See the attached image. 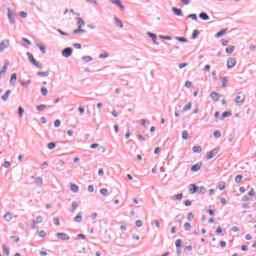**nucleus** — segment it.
Masks as SVG:
<instances>
[{
    "label": "nucleus",
    "instance_id": "obj_8",
    "mask_svg": "<svg viewBox=\"0 0 256 256\" xmlns=\"http://www.w3.org/2000/svg\"><path fill=\"white\" fill-rule=\"evenodd\" d=\"M9 45H10L9 40H3L0 43V52L3 53V51H5V49L9 47Z\"/></svg>",
    "mask_w": 256,
    "mask_h": 256
},
{
    "label": "nucleus",
    "instance_id": "obj_52",
    "mask_svg": "<svg viewBox=\"0 0 256 256\" xmlns=\"http://www.w3.org/2000/svg\"><path fill=\"white\" fill-rule=\"evenodd\" d=\"M79 33H85V30H83V28H78L74 30V34L77 35Z\"/></svg>",
    "mask_w": 256,
    "mask_h": 256
},
{
    "label": "nucleus",
    "instance_id": "obj_15",
    "mask_svg": "<svg viewBox=\"0 0 256 256\" xmlns=\"http://www.w3.org/2000/svg\"><path fill=\"white\" fill-rule=\"evenodd\" d=\"M200 19H202V21H209L210 17L209 14H207L206 12H201L199 14Z\"/></svg>",
    "mask_w": 256,
    "mask_h": 256
},
{
    "label": "nucleus",
    "instance_id": "obj_5",
    "mask_svg": "<svg viewBox=\"0 0 256 256\" xmlns=\"http://www.w3.org/2000/svg\"><path fill=\"white\" fill-rule=\"evenodd\" d=\"M8 21H9L10 25H14V23H15V13H13V11H11V8H8Z\"/></svg>",
    "mask_w": 256,
    "mask_h": 256
},
{
    "label": "nucleus",
    "instance_id": "obj_46",
    "mask_svg": "<svg viewBox=\"0 0 256 256\" xmlns=\"http://www.w3.org/2000/svg\"><path fill=\"white\" fill-rule=\"evenodd\" d=\"M57 147V144L55 143V142H50L49 144H48V149H55Z\"/></svg>",
    "mask_w": 256,
    "mask_h": 256
},
{
    "label": "nucleus",
    "instance_id": "obj_1",
    "mask_svg": "<svg viewBox=\"0 0 256 256\" xmlns=\"http://www.w3.org/2000/svg\"><path fill=\"white\" fill-rule=\"evenodd\" d=\"M27 56H28L30 63H32V65H34L38 69H41L43 67V65H41V63H39V62H37V60H35V58L33 57V54H31L30 52H27Z\"/></svg>",
    "mask_w": 256,
    "mask_h": 256
},
{
    "label": "nucleus",
    "instance_id": "obj_47",
    "mask_svg": "<svg viewBox=\"0 0 256 256\" xmlns=\"http://www.w3.org/2000/svg\"><path fill=\"white\" fill-rule=\"evenodd\" d=\"M243 180V175H237L235 177V183H240Z\"/></svg>",
    "mask_w": 256,
    "mask_h": 256
},
{
    "label": "nucleus",
    "instance_id": "obj_54",
    "mask_svg": "<svg viewBox=\"0 0 256 256\" xmlns=\"http://www.w3.org/2000/svg\"><path fill=\"white\" fill-rule=\"evenodd\" d=\"M20 84L22 87H27V85H31V80H27L26 82L21 81Z\"/></svg>",
    "mask_w": 256,
    "mask_h": 256
},
{
    "label": "nucleus",
    "instance_id": "obj_40",
    "mask_svg": "<svg viewBox=\"0 0 256 256\" xmlns=\"http://www.w3.org/2000/svg\"><path fill=\"white\" fill-rule=\"evenodd\" d=\"M221 81H222V87L223 88L227 87V81H228L227 77H222Z\"/></svg>",
    "mask_w": 256,
    "mask_h": 256
},
{
    "label": "nucleus",
    "instance_id": "obj_17",
    "mask_svg": "<svg viewBox=\"0 0 256 256\" xmlns=\"http://www.w3.org/2000/svg\"><path fill=\"white\" fill-rule=\"evenodd\" d=\"M8 67H9V63L6 62V63L4 64V66H3V68H2V71H0V79H1V77H3V75H5V73H7Z\"/></svg>",
    "mask_w": 256,
    "mask_h": 256
},
{
    "label": "nucleus",
    "instance_id": "obj_9",
    "mask_svg": "<svg viewBox=\"0 0 256 256\" xmlns=\"http://www.w3.org/2000/svg\"><path fill=\"white\" fill-rule=\"evenodd\" d=\"M219 153V148L213 149L211 152H209L206 156V159L211 160L213 157H215Z\"/></svg>",
    "mask_w": 256,
    "mask_h": 256
},
{
    "label": "nucleus",
    "instance_id": "obj_27",
    "mask_svg": "<svg viewBox=\"0 0 256 256\" xmlns=\"http://www.w3.org/2000/svg\"><path fill=\"white\" fill-rule=\"evenodd\" d=\"M192 151L193 153H201L203 149L201 148V146H193Z\"/></svg>",
    "mask_w": 256,
    "mask_h": 256
},
{
    "label": "nucleus",
    "instance_id": "obj_19",
    "mask_svg": "<svg viewBox=\"0 0 256 256\" xmlns=\"http://www.w3.org/2000/svg\"><path fill=\"white\" fill-rule=\"evenodd\" d=\"M70 191H72V193H79V186L76 184H70Z\"/></svg>",
    "mask_w": 256,
    "mask_h": 256
},
{
    "label": "nucleus",
    "instance_id": "obj_37",
    "mask_svg": "<svg viewBox=\"0 0 256 256\" xmlns=\"http://www.w3.org/2000/svg\"><path fill=\"white\" fill-rule=\"evenodd\" d=\"M100 193L103 195V197H107L109 190H107V188H102L100 190Z\"/></svg>",
    "mask_w": 256,
    "mask_h": 256
},
{
    "label": "nucleus",
    "instance_id": "obj_31",
    "mask_svg": "<svg viewBox=\"0 0 256 256\" xmlns=\"http://www.w3.org/2000/svg\"><path fill=\"white\" fill-rule=\"evenodd\" d=\"M231 115H233V113H231L230 111L223 112L221 119L223 120L227 117H231Z\"/></svg>",
    "mask_w": 256,
    "mask_h": 256
},
{
    "label": "nucleus",
    "instance_id": "obj_32",
    "mask_svg": "<svg viewBox=\"0 0 256 256\" xmlns=\"http://www.w3.org/2000/svg\"><path fill=\"white\" fill-rule=\"evenodd\" d=\"M37 111H45V109H47V105L45 104H41L36 106Z\"/></svg>",
    "mask_w": 256,
    "mask_h": 256
},
{
    "label": "nucleus",
    "instance_id": "obj_6",
    "mask_svg": "<svg viewBox=\"0 0 256 256\" xmlns=\"http://www.w3.org/2000/svg\"><path fill=\"white\" fill-rule=\"evenodd\" d=\"M235 65H237V59H235V58H228V60H227V68L228 69H233V67H235Z\"/></svg>",
    "mask_w": 256,
    "mask_h": 256
},
{
    "label": "nucleus",
    "instance_id": "obj_10",
    "mask_svg": "<svg viewBox=\"0 0 256 256\" xmlns=\"http://www.w3.org/2000/svg\"><path fill=\"white\" fill-rule=\"evenodd\" d=\"M201 167H203V163L202 162H198L195 165H193L191 167V171H193L194 173H197V171L201 170Z\"/></svg>",
    "mask_w": 256,
    "mask_h": 256
},
{
    "label": "nucleus",
    "instance_id": "obj_48",
    "mask_svg": "<svg viewBox=\"0 0 256 256\" xmlns=\"http://www.w3.org/2000/svg\"><path fill=\"white\" fill-rule=\"evenodd\" d=\"M214 137H215V139H220V138H221V131L216 130V131L214 132Z\"/></svg>",
    "mask_w": 256,
    "mask_h": 256
},
{
    "label": "nucleus",
    "instance_id": "obj_30",
    "mask_svg": "<svg viewBox=\"0 0 256 256\" xmlns=\"http://www.w3.org/2000/svg\"><path fill=\"white\" fill-rule=\"evenodd\" d=\"M36 47H38V49H40L41 53H43V54L47 53V49L45 48V46H43L41 44H36Z\"/></svg>",
    "mask_w": 256,
    "mask_h": 256
},
{
    "label": "nucleus",
    "instance_id": "obj_39",
    "mask_svg": "<svg viewBox=\"0 0 256 256\" xmlns=\"http://www.w3.org/2000/svg\"><path fill=\"white\" fill-rule=\"evenodd\" d=\"M176 40L179 41L180 43H187V38H185V37L177 36Z\"/></svg>",
    "mask_w": 256,
    "mask_h": 256
},
{
    "label": "nucleus",
    "instance_id": "obj_12",
    "mask_svg": "<svg viewBox=\"0 0 256 256\" xmlns=\"http://www.w3.org/2000/svg\"><path fill=\"white\" fill-rule=\"evenodd\" d=\"M172 11L174 14L177 15V17H183V10H181L177 7H172Z\"/></svg>",
    "mask_w": 256,
    "mask_h": 256
},
{
    "label": "nucleus",
    "instance_id": "obj_33",
    "mask_svg": "<svg viewBox=\"0 0 256 256\" xmlns=\"http://www.w3.org/2000/svg\"><path fill=\"white\" fill-rule=\"evenodd\" d=\"M24 113H25V109H23V107L20 106L18 108V115H19L20 119L23 118Z\"/></svg>",
    "mask_w": 256,
    "mask_h": 256
},
{
    "label": "nucleus",
    "instance_id": "obj_43",
    "mask_svg": "<svg viewBox=\"0 0 256 256\" xmlns=\"http://www.w3.org/2000/svg\"><path fill=\"white\" fill-rule=\"evenodd\" d=\"M22 41L24 44V47H28V45H31V41L27 38H22Z\"/></svg>",
    "mask_w": 256,
    "mask_h": 256
},
{
    "label": "nucleus",
    "instance_id": "obj_22",
    "mask_svg": "<svg viewBox=\"0 0 256 256\" xmlns=\"http://www.w3.org/2000/svg\"><path fill=\"white\" fill-rule=\"evenodd\" d=\"M190 186L192 187L190 188L191 195H194V193H197V191H199V187H197V185L191 184Z\"/></svg>",
    "mask_w": 256,
    "mask_h": 256
},
{
    "label": "nucleus",
    "instance_id": "obj_38",
    "mask_svg": "<svg viewBox=\"0 0 256 256\" xmlns=\"http://www.w3.org/2000/svg\"><path fill=\"white\" fill-rule=\"evenodd\" d=\"M38 77H49V72H37Z\"/></svg>",
    "mask_w": 256,
    "mask_h": 256
},
{
    "label": "nucleus",
    "instance_id": "obj_55",
    "mask_svg": "<svg viewBox=\"0 0 256 256\" xmlns=\"http://www.w3.org/2000/svg\"><path fill=\"white\" fill-rule=\"evenodd\" d=\"M39 237H47V232L44 231V230H41L39 233H38Z\"/></svg>",
    "mask_w": 256,
    "mask_h": 256
},
{
    "label": "nucleus",
    "instance_id": "obj_23",
    "mask_svg": "<svg viewBox=\"0 0 256 256\" xmlns=\"http://www.w3.org/2000/svg\"><path fill=\"white\" fill-rule=\"evenodd\" d=\"M2 251L5 256H9L10 251H9V247H7V245H5V244L2 245Z\"/></svg>",
    "mask_w": 256,
    "mask_h": 256
},
{
    "label": "nucleus",
    "instance_id": "obj_29",
    "mask_svg": "<svg viewBox=\"0 0 256 256\" xmlns=\"http://www.w3.org/2000/svg\"><path fill=\"white\" fill-rule=\"evenodd\" d=\"M15 81H17V74L16 73L11 75V78H10L11 85H15Z\"/></svg>",
    "mask_w": 256,
    "mask_h": 256
},
{
    "label": "nucleus",
    "instance_id": "obj_35",
    "mask_svg": "<svg viewBox=\"0 0 256 256\" xmlns=\"http://www.w3.org/2000/svg\"><path fill=\"white\" fill-rule=\"evenodd\" d=\"M233 51H235V46H230V47L226 48V53H228V55H231V53H233Z\"/></svg>",
    "mask_w": 256,
    "mask_h": 256
},
{
    "label": "nucleus",
    "instance_id": "obj_18",
    "mask_svg": "<svg viewBox=\"0 0 256 256\" xmlns=\"http://www.w3.org/2000/svg\"><path fill=\"white\" fill-rule=\"evenodd\" d=\"M114 22L117 27H120V29H123V22L117 18V16L114 17Z\"/></svg>",
    "mask_w": 256,
    "mask_h": 256
},
{
    "label": "nucleus",
    "instance_id": "obj_64",
    "mask_svg": "<svg viewBox=\"0 0 256 256\" xmlns=\"http://www.w3.org/2000/svg\"><path fill=\"white\" fill-rule=\"evenodd\" d=\"M36 223H43V217L42 216H37Z\"/></svg>",
    "mask_w": 256,
    "mask_h": 256
},
{
    "label": "nucleus",
    "instance_id": "obj_60",
    "mask_svg": "<svg viewBox=\"0 0 256 256\" xmlns=\"http://www.w3.org/2000/svg\"><path fill=\"white\" fill-rule=\"evenodd\" d=\"M135 225H136V227H143V221L136 220Z\"/></svg>",
    "mask_w": 256,
    "mask_h": 256
},
{
    "label": "nucleus",
    "instance_id": "obj_50",
    "mask_svg": "<svg viewBox=\"0 0 256 256\" xmlns=\"http://www.w3.org/2000/svg\"><path fill=\"white\" fill-rule=\"evenodd\" d=\"M77 207H79V203L77 202H72V213H74L75 209H77Z\"/></svg>",
    "mask_w": 256,
    "mask_h": 256
},
{
    "label": "nucleus",
    "instance_id": "obj_44",
    "mask_svg": "<svg viewBox=\"0 0 256 256\" xmlns=\"http://www.w3.org/2000/svg\"><path fill=\"white\" fill-rule=\"evenodd\" d=\"M199 37V30H194L192 33V39H197Z\"/></svg>",
    "mask_w": 256,
    "mask_h": 256
},
{
    "label": "nucleus",
    "instance_id": "obj_11",
    "mask_svg": "<svg viewBox=\"0 0 256 256\" xmlns=\"http://www.w3.org/2000/svg\"><path fill=\"white\" fill-rule=\"evenodd\" d=\"M77 21V27L80 29H83V27H85V20H83V18L78 17L76 18Z\"/></svg>",
    "mask_w": 256,
    "mask_h": 256
},
{
    "label": "nucleus",
    "instance_id": "obj_4",
    "mask_svg": "<svg viewBox=\"0 0 256 256\" xmlns=\"http://www.w3.org/2000/svg\"><path fill=\"white\" fill-rule=\"evenodd\" d=\"M71 55H73V48L67 47L64 50H62V56L66 57V59L71 57Z\"/></svg>",
    "mask_w": 256,
    "mask_h": 256
},
{
    "label": "nucleus",
    "instance_id": "obj_25",
    "mask_svg": "<svg viewBox=\"0 0 256 256\" xmlns=\"http://www.w3.org/2000/svg\"><path fill=\"white\" fill-rule=\"evenodd\" d=\"M82 61H84V63H91V61H93V57H91V56H83L82 57Z\"/></svg>",
    "mask_w": 256,
    "mask_h": 256
},
{
    "label": "nucleus",
    "instance_id": "obj_41",
    "mask_svg": "<svg viewBox=\"0 0 256 256\" xmlns=\"http://www.w3.org/2000/svg\"><path fill=\"white\" fill-rule=\"evenodd\" d=\"M182 244H183V241L181 239H177L176 242H175L176 249H179Z\"/></svg>",
    "mask_w": 256,
    "mask_h": 256
},
{
    "label": "nucleus",
    "instance_id": "obj_59",
    "mask_svg": "<svg viewBox=\"0 0 256 256\" xmlns=\"http://www.w3.org/2000/svg\"><path fill=\"white\" fill-rule=\"evenodd\" d=\"M107 57H109L108 53H102L99 55V59H107Z\"/></svg>",
    "mask_w": 256,
    "mask_h": 256
},
{
    "label": "nucleus",
    "instance_id": "obj_51",
    "mask_svg": "<svg viewBox=\"0 0 256 256\" xmlns=\"http://www.w3.org/2000/svg\"><path fill=\"white\" fill-rule=\"evenodd\" d=\"M2 167H4L5 169H9L11 167V162L5 161Z\"/></svg>",
    "mask_w": 256,
    "mask_h": 256
},
{
    "label": "nucleus",
    "instance_id": "obj_63",
    "mask_svg": "<svg viewBox=\"0 0 256 256\" xmlns=\"http://www.w3.org/2000/svg\"><path fill=\"white\" fill-rule=\"evenodd\" d=\"M54 127H61V120H55Z\"/></svg>",
    "mask_w": 256,
    "mask_h": 256
},
{
    "label": "nucleus",
    "instance_id": "obj_58",
    "mask_svg": "<svg viewBox=\"0 0 256 256\" xmlns=\"http://www.w3.org/2000/svg\"><path fill=\"white\" fill-rule=\"evenodd\" d=\"M10 239H12L14 243H19V236H11Z\"/></svg>",
    "mask_w": 256,
    "mask_h": 256
},
{
    "label": "nucleus",
    "instance_id": "obj_21",
    "mask_svg": "<svg viewBox=\"0 0 256 256\" xmlns=\"http://www.w3.org/2000/svg\"><path fill=\"white\" fill-rule=\"evenodd\" d=\"M227 33V29H222L218 33L215 34L216 39H219V37H223Z\"/></svg>",
    "mask_w": 256,
    "mask_h": 256
},
{
    "label": "nucleus",
    "instance_id": "obj_7",
    "mask_svg": "<svg viewBox=\"0 0 256 256\" xmlns=\"http://www.w3.org/2000/svg\"><path fill=\"white\" fill-rule=\"evenodd\" d=\"M110 3H112L113 5H116L122 11H125V5H123V2H121V0H110Z\"/></svg>",
    "mask_w": 256,
    "mask_h": 256
},
{
    "label": "nucleus",
    "instance_id": "obj_2",
    "mask_svg": "<svg viewBox=\"0 0 256 256\" xmlns=\"http://www.w3.org/2000/svg\"><path fill=\"white\" fill-rule=\"evenodd\" d=\"M245 93L243 92H238L236 98H235V103H245Z\"/></svg>",
    "mask_w": 256,
    "mask_h": 256
},
{
    "label": "nucleus",
    "instance_id": "obj_26",
    "mask_svg": "<svg viewBox=\"0 0 256 256\" xmlns=\"http://www.w3.org/2000/svg\"><path fill=\"white\" fill-rule=\"evenodd\" d=\"M182 139L187 141L189 139V132L187 130L182 131Z\"/></svg>",
    "mask_w": 256,
    "mask_h": 256
},
{
    "label": "nucleus",
    "instance_id": "obj_56",
    "mask_svg": "<svg viewBox=\"0 0 256 256\" xmlns=\"http://www.w3.org/2000/svg\"><path fill=\"white\" fill-rule=\"evenodd\" d=\"M53 222H54V225H56V227H59L61 225V222L59 221V218H54Z\"/></svg>",
    "mask_w": 256,
    "mask_h": 256
},
{
    "label": "nucleus",
    "instance_id": "obj_36",
    "mask_svg": "<svg viewBox=\"0 0 256 256\" xmlns=\"http://www.w3.org/2000/svg\"><path fill=\"white\" fill-rule=\"evenodd\" d=\"M40 91H41L43 97H47V94L49 93V90H47V88L42 87Z\"/></svg>",
    "mask_w": 256,
    "mask_h": 256
},
{
    "label": "nucleus",
    "instance_id": "obj_57",
    "mask_svg": "<svg viewBox=\"0 0 256 256\" xmlns=\"http://www.w3.org/2000/svg\"><path fill=\"white\" fill-rule=\"evenodd\" d=\"M218 188L220 189V191H225V183H224V182H221V183L218 185Z\"/></svg>",
    "mask_w": 256,
    "mask_h": 256
},
{
    "label": "nucleus",
    "instance_id": "obj_20",
    "mask_svg": "<svg viewBox=\"0 0 256 256\" xmlns=\"http://www.w3.org/2000/svg\"><path fill=\"white\" fill-rule=\"evenodd\" d=\"M9 95H11V90H7L4 95H2L1 99L2 101H8Z\"/></svg>",
    "mask_w": 256,
    "mask_h": 256
},
{
    "label": "nucleus",
    "instance_id": "obj_53",
    "mask_svg": "<svg viewBox=\"0 0 256 256\" xmlns=\"http://www.w3.org/2000/svg\"><path fill=\"white\" fill-rule=\"evenodd\" d=\"M188 19H192L193 21H197V14H189Z\"/></svg>",
    "mask_w": 256,
    "mask_h": 256
},
{
    "label": "nucleus",
    "instance_id": "obj_28",
    "mask_svg": "<svg viewBox=\"0 0 256 256\" xmlns=\"http://www.w3.org/2000/svg\"><path fill=\"white\" fill-rule=\"evenodd\" d=\"M4 219H5V221H7L9 223V221H11L13 219V216L11 215V213L7 212L4 215Z\"/></svg>",
    "mask_w": 256,
    "mask_h": 256
},
{
    "label": "nucleus",
    "instance_id": "obj_24",
    "mask_svg": "<svg viewBox=\"0 0 256 256\" xmlns=\"http://www.w3.org/2000/svg\"><path fill=\"white\" fill-rule=\"evenodd\" d=\"M191 107H193V104H192L191 102H189L188 104H186V105L183 107L184 113H186V111H191Z\"/></svg>",
    "mask_w": 256,
    "mask_h": 256
},
{
    "label": "nucleus",
    "instance_id": "obj_49",
    "mask_svg": "<svg viewBox=\"0 0 256 256\" xmlns=\"http://www.w3.org/2000/svg\"><path fill=\"white\" fill-rule=\"evenodd\" d=\"M184 229H185V231H190V230H191V223L186 222V223L184 224Z\"/></svg>",
    "mask_w": 256,
    "mask_h": 256
},
{
    "label": "nucleus",
    "instance_id": "obj_61",
    "mask_svg": "<svg viewBox=\"0 0 256 256\" xmlns=\"http://www.w3.org/2000/svg\"><path fill=\"white\" fill-rule=\"evenodd\" d=\"M187 219H188V221H191L192 219H195V216L192 214V212L188 213Z\"/></svg>",
    "mask_w": 256,
    "mask_h": 256
},
{
    "label": "nucleus",
    "instance_id": "obj_14",
    "mask_svg": "<svg viewBox=\"0 0 256 256\" xmlns=\"http://www.w3.org/2000/svg\"><path fill=\"white\" fill-rule=\"evenodd\" d=\"M210 97L212 100H214L216 102L219 101V99L221 98V96H219V93H217L215 91L211 92Z\"/></svg>",
    "mask_w": 256,
    "mask_h": 256
},
{
    "label": "nucleus",
    "instance_id": "obj_16",
    "mask_svg": "<svg viewBox=\"0 0 256 256\" xmlns=\"http://www.w3.org/2000/svg\"><path fill=\"white\" fill-rule=\"evenodd\" d=\"M75 223H81L83 221V212H79L77 216L74 217Z\"/></svg>",
    "mask_w": 256,
    "mask_h": 256
},
{
    "label": "nucleus",
    "instance_id": "obj_45",
    "mask_svg": "<svg viewBox=\"0 0 256 256\" xmlns=\"http://www.w3.org/2000/svg\"><path fill=\"white\" fill-rule=\"evenodd\" d=\"M198 192L205 194V193H207V189L204 186H201V187H198Z\"/></svg>",
    "mask_w": 256,
    "mask_h": 256
},
{
    "label": "nucleus",
    "instance_id": "obj_42",
    "mask_svg": "<svg viewBox=\"0 0 256 256\" xmlns=\"http://www.w3.org/2000/svg\"><path fill=\"white\" fill-rule=\"evenodd\" d=\"M173 199L176 201H181V199H183V194H176L173 196Z\"/></svg>",
    "mask_w": 256,
    "mask_h": 256
},
{
    "label": "nucleus",
    "instance_id": "obj_34",
    "mask_svg": "<svg viewBox=\"0 0 256 256\" xmlns=\"http://www.w3.org/2000/svg\"><path fill=\"white\" fill-rule=\"evenodd\" d=\"M36 185H37V187H41V185H43V178L42 177H38L36 179Z\"/></svg>",
    "mask_w": 256,
    "mask_h": 256
},
{
    "label": "nucleus",
    "instance_id": "obj_62",
    "mask_svg": "<svg viewBox=\"0 0 256 256\" xmlns=\"http://www.w3.org/2000/svg\"><path fill=\"white\" fill-rule=\"evenodd\" d=\"M20 17H22V19H27V12L21 11L20 12Z\"/></svg>",
    "mask_w": 256,
    "mask_h": 256
},
{
    "label": "nucleus",
    "instance_id": "obj_3",
    "mask_svg": "<svg viewBox=\"0 0 256 256\" xmlns=\"http://www.w3.org/2000/svg\"><path fill=\"white\" fill-rule=\"evenodd\" d=\"M56 237H58V239H60L61 241H69L71 239V237H69L67 233L63 232L56 233Z\"/></svg>",
    "mask_w": 256,
    "mask_h": 256
},
{
    "label": "nucleus",
    "instance_id": "obj_13",
    "mask_svg": "<svg viewBox=\"0 0 256 256\" xmlns=\"http://www.w3.org/2000/svg\"><path fill=\"white\" fill-rule=\"evenodd\" d=\"M147 35L148 37H151L155 45H159V42H157V35L155 33L148 32Z\"/></svg>",
    "mask_w": 256,
    "mask_h": 256
}]
</instances>
